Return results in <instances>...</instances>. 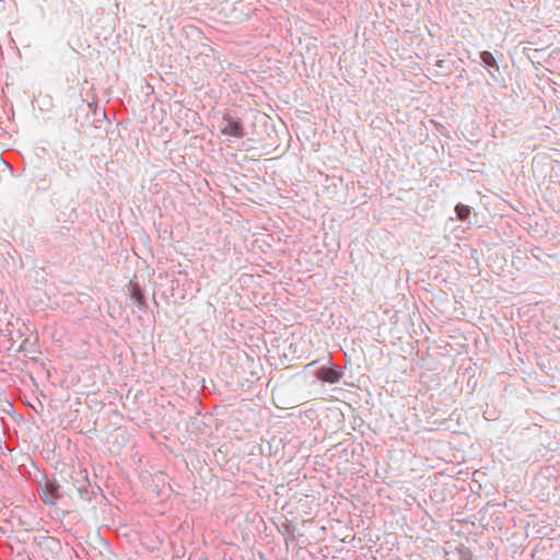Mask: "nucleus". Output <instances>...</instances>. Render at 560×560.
<instances>
[{
  "label": "nucleus",
  "mask_w": 560,
  "mask_h": 560,
  "mask_svg": "<svg viewBox=\"0 0 560 560\" xmlns=\"http://www.w3.org/2000/svg\"><path fill=\"white\" fill-rule=\"evenodd\" d=\"M40 499L50 505H55L57 500L60 498L59 485L55 480H46L44 485L39 486Z\"/></svg>",
  "instance_id": "2"
},
{
  "label": "nucleus",
  "mask_w": 560,
  "mask_h": 560,
  "mask_svg": "<svg viewBox=\"0 0 560 560\" xmlns=\"http://www.w3.org/2000/svg\"><path fill=\"white\" fill-rule=\"evenodd\" d=\"M130 295L139 305L145 304L144 294L138 284L131 285Z\"/></svg>",
  "instance_id": "6"
},
{
  "label": "nucleus",
  "mask_w": 560,
  "mask_h": 560,
  "mask_svg": "<svg viewBox=\"0 0 560 560\" xmlns=\"http://www.w3.org/2000/svg\"><path fill=\"white\" fill-rule=\"evenodd\" d=\"M455 213L460 221H467L470 215V207L464 203H458L455 207Z\"/></svg>",
  "instance_id": "5"
},
{
  "label": "nucleus",
  "mask_w": 560,
  "mask_h": 560,
  "mask_svg": "<svg viewBox=\"0 0 560 560\" xmlns=\"http://www.w3.org/2000/svg\"><path fill=\"white\" fill-rule=\"evenodd\" d=\"M20 351L31 354L37 353L36 341H32L28 338H25L20 346Z\"/></svg>",
  "instance_id": "7"
},
{
  "label": "nucleus",
  "mask_w": 560,
  "mask_h": 560,
  "mask_svg": "<svg viewBox=\"0 0 560 560\" xmlns=\"http://www.w3.org/2000/svg\"><path fill=\"white\" fill-rule=\"evenodd\" d=\"M480 60L481 65L488 70L491 78L497 80L498 74L500 73V68L492 52L488 50L481 51Z\"/></svg>",
  "instance_id": "4"
},
{
  "label": "nucleus",
  "mask_w": 560,
  "mask_h": 560,
  "mask_svg": "<svg viewBox=\"0 0 560 560\" xmlns=\"http://www.w3.org/2000/svg\"><path fill=\"white\" fill-rule=\"evenodd\" d=\"M290 540H294V535H292L291 537H285V544L287 545H289Z\"/></svg>",
  "instance_id": "8"
},
{
  "label": "nucleus",
  "mask_w": 560,
  "mask_h": 560,
  "mask_svg": "<svg viewBox=\"0 0 560 560\" xmlns=\"http://www.w3.org/2000/svg\"><path fill=\"white\" fill-rule=\"evenodd\" d=\"M220 131L222 135L233 138H243L245 136L242 120L232 117L230 114L223 115Z\"/></svg>",
  "instance_id": "1"
},
{
  "label": "nucleus",
  "mask_w": 560,
  "mask_h": 560,
  "mask_svg": "<svg viewBox=\"0 0 560 560\" xmlns=\"http://www.w3.org/2000/svg\"><path fill=\"white\" fill-rule=\"evenodd\" d=\"M315 375L322 382L335 384L342 377V371L337 365H324L316 371Z\"/></svg>",
  "instance_id": "3"
}]
</instances>
